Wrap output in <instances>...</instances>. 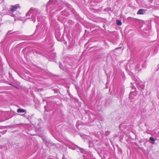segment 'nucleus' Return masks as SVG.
I'll return each mask as SVG.
<instances>
[{
  "mask_svg": "<svg viewBox=\"0 0 159 159\" xmlns=\"http://www.w3.org/2000/svg\"><path fill=\"white\" fill-rule=\"evenodd\" d=\"M62 0H50L46 5L47 10L50 12L52 10V8H58L56 10H60L63 8Z\"/></svg>",
  "mask_w": 159,
  "mask_h": 159,
  "instance_id": "nucleus-1",
  "label": "nucleus"
},
{
  "mask_svg": "<svg viewBox=\"0 0 159 159\" xmlns=\"http://www.w3.org/2000/svg\"><path fill=\"white\" fill-rule=\"evenodd\" d=\"M40 13V12L38 9L31 8L26 14V16L27 18L31 19L34 22L35 21L36 17L37 16L38 21L39 22L40 21L39 16Z\"/></svg>",
  "mask_w": 159,
  "mask_h": 159,
  "instance_id": "nucleus-2",
  "label": "nucleus"
},
{
  "mask_svg": "<svg viewBox=\"0 0 159 159\" xmlns=\"http://www.w3.org/2000/svg\"><path fill=\"white\" fill-rule=\"evenodd\" d=\"M79 150L81 153H84V155H83V157L84 159H92L93 155L90 152H86L85 150L82 148H79Z\"/></svg>",
  "mask_w": 159,
  "mask_h": 159,
  "instance_id": "nucleus-3",
  "label": "nucleus"
},
{
  "mask_svg": "<svg viewBox=\"0 0 159 159\" xmlns=\"http://www.w3.org/2000/svg\"><path fill=\"white\" fill-rule=\"evenodd\" d=\"M135 83L137 85V87L139 89H143L144 88V85L143 83L139 79H136L135 80Z\"/></svg>",
  "mask_w": 159,
  "mask_h": 159,
  "instance_id": "nucleus-4",
  "label": "nucleus"
},
{
  "mask_svg": "<svg viewBox=\"0 0 159 159\" xmlns=\"http://www.w3.org/2000/svg\"><path fill=\"white\" fill-rule=\"evenodd\" d=\"M20 8L19 5L17 4L14 5H11V11L13 12L16 11L18 8Z\"/></svg>",
  "mask_w": 159,
  "mask_h": 159,
  "instance_id": "nucleus-5",
  "label": "nucleus"
},
{
  "mask_svg": "<svg viewBox=\"0 0 159 159\" xmlns=\"http://www.w3.org/2000/svg\"><path fill=\"white\" fill-rule=\"evenodd\" d=\"M136 94V93L135 92H131L129 94V98L130 99L132 100L134 98V97H135V95Z\"/></svg>",
  "mask_w": 159,
  "mask_h": 159,
  "instance_id": "nucleus-6",
  "label": "nucleus"
},
{
  "mask_svg": "<svg viewBox=\"0 0 159 159\" xmlns=\"http://www.w3.org/2000/svg\"><path fill=\"white\" fill-rule=\"evenodd\" d=\"M146 10L144 9H139L137 12L138 15H143L144 14Z\"/></svg>",
  "mask_w": 159,
  "mask_h": 159,
  "instance_id": "nucleus-7",
  "label": "nucleus"
},
{
  "mask_svg": "<svg viewBox=\"0 0 159 159\" xmlns=\"http://www.w3.org/2000/svg\"><path fill=\"white\" fill-rule=\"evenodd\" d=\"M17 111L18 113H23L26 112V110H25L22 109H18L17 110Z\"/></svg>",
  "mask_w": 159,
  "mask_h": 159,
  "instance_id": "nucleus-8",
  "label": "nucleus"
},
{
  "mask_svg": "<svg viewBox=\"0 0 159 159\" xmlns=\"http://www.w3.org/2000/svg\"><path fill=\"white\" fill-rule=\"evenodd\" d=\"M149 140L151 141V142H150L152 144L154 143L155 142V140L153 137H150L149 138Z\"/></svg>",
  "mask_w": 159,
  "mask_h": 159,
  "instance_id": "nucleus-9",
  "label": "nucleus"
},
{
  "mask_svg": "<svg viewBox=\"0 0 159 159\" xmlns=\"http://www.w3.org/2000/svg\"><path fill=\"white\" fill-rule=\"evenodd\" d=\"M116 24L118 25H122V22L121 20H117L116 21Z\"/></svg>",
  "mask_w": 159,
  "mask_h": 159,
  "instance_id": "nucleus-10",
  "label": "nucleus"
},
{
  "mask_svg": "<svg viewBox=\"0 0 159 159\" xmlns=\"http://www.w3.org/2000/svg\"><path fill=\"white\" fill-rule=\"evenodd\" d=\"M135 65V70L139 71L140 70L139 69H138L139 68V65L138 64V63H137V64H134Z\"/></svg>",
  "mask_w": 159,
  "mask_h": 159,
  "instance_id": "nucleus-11",
  "label": "nucleus"
},
{
  "mask_svg": "<svg viewBox=\"0 0 159 159\" xmlns=\"http://www.w3.org/2000/svg\"><path fill=\"white\" fill-rule=\"evenodd\" d=\"M131 85H132V86H131V87L132 88V89H135V86H133V85H133V84L132 83H131Z\"/></svg>",
  "mask_w": 159,
  "mask_h": 159,
  "instance_id": "nucleus-12",
  "label": "nucleus"
},
{
  "mask_svg": "<svg viewBox=\"0 0 159 159\" xmlns=\"http://www.w3.org/2000/svg\"><path fill=\"white\" fill-rule=\"evenodd\" d=\"M142 66H143V67L145 68V67H146V66H144V65H143Z\"/></svg>",
  "mask_w": 159,
  "mask_h": 159,
  "instance_id": "nucleus-13",
  "label": "nucleus"
},
{
  "mask_svg": "<svg viewBox=\"0 0 159 159\" xmlns=\"http://www.w3.org/2000/svg\"><path fill=\"white\" fill-rule=\"evenodd\" d=\"M46 107H45V110H46Z\"/></svg>",
  "mask_w": 159,
  "mask_h": 159,
  "instance_id": "nucleus-14",
  "label": "nucleus"
},
{
  "mask_svg": "<svg viewBox=\"0 0 159 159\" xmlns=\"http://www.w3.org/2000/svg\"><path fill=\"white\" fill-rule=\"evenodd\" d=\"M120 127V125L119 126V127Z\"/></svg>",
  "mask_w": 159,
  "mask_h": 159,
  "instance_id": "nucleus-15",
  "label": "nucleus"
},
{
  "mask_svg": "<svg viewBox=\"0 0 159 159\" xmlns=\"http://www.w3.org/2000/svg\"><path fill=\"white\" fill-rule=\"evenodd\" d=\"M62 158V159H64L63 157Z\"/></svg>",
  "mask_w": 159,
  "mask_h": 159,
  "instance_id": "nucleus-16",
  "label": "nucleus"
}]
</instances>
